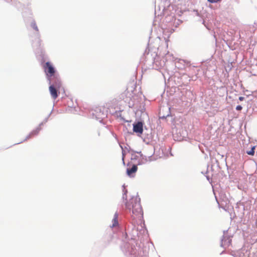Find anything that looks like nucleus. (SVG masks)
<instances>
[{
	"label": "nucleus",
	"mask_w": 257,
	"mask_h": 257,
	"mask_svg": "<svg viewBox=\"0 0 257 257\" xmlns=\"http://www.w3.org/2000/svg\"><path fill=\"white\" fill-rule=\"evenodd\" d=\"M140 202L139 197L134 196L126 203V207L130 211H132V217L134 219H141L143 217V211Z\"/></svg>",
	"instance_id": "f257e3e1"
},
{
	"label": "nucleus",
	"mask_w": 257,
	"mask_h": 257,
	"mask_svg": "<svg viewBox=\"0 0 257 257\" xmlns=\"http://www.w3.org/2000/svg\"><path fill=\"white\" fill-rule=\"evenodd\" d=\"M51 81L52 84H50L49 89L52 97L54 99H56L59 93L58 90L61 87V82L60 79L57 78H55L54 81L53 80Z\"/></svg>",
	"instance_id": "f03ea898"
},
{
	"label": "nucleus",
	"mask_w": 257,
	"mask_h": 257,
	"mask_svg": "<svg viewBox=\"0 0 257 257\" xmlns=\"http://www.w3.org/2000/svg\"><path fill=\"white\" fill-rule=\"evenodd\" d=\"M44 68L47 76L49 78V80L51 81L52 80L51 79V77L54 75L55 72V70L54 67L50 62H47L44 66Z\"/></svg>",
	"instance_id": "7ed1b4c3"
},
{
	"label": "nucleus",
	"mask_w": 257,
	"mask_h": 257,
	"mask_svg": "<svg viewBox=\"0 0 257 257\" xmlns=\"http://www.w3.org/2000/svg\"><path fill=\"white\" fill-rule=\"evenodd\" d=\"M143 124L142 122L139 121L137 123L134 124L133 131L136 133L142 134L143 132Z\"/></svg>",
	"instance_id": "20e7f679"
},
{
	"label": "nucleus",
	"mask_w": 257,
	"mask_h": 257,
	"mask_svg": "<svg viewBox=\"0 0 257 257\" xmlns=\"http://www.w3.org/2000/svg\"><path fill=\"white\" fill-rule=\"evenodd\" d=\"M41 130L40 126L33 130L26 138L25 140H28L34 136H37Z\"/></svg>",
	"instance_id": "39448f33"
},
{
	"label": "nucleus",
	"mask_w": 257,
	"mask_h": 257,
	"mask_svg": "<svg viewBox=\"0 0 257 257\" xmlns=\"http://www.w3.org/2000/svg\"><path fill=\"white\" fill-rule=\"evenodd\" d=\"M138 167L136 165H134L131 168H127L126 173L128 176L130 177H134L135 174L137 171Z\"/></svg>",
	"instance_id": "423d86ee"
},
{
	"label": "nucleus",
	"mask_w": 257,
	"mask_h": 257,
	"mask_svg": "<svg viewBox=\"0 0 257 257\" xmlns=\"http://www.w3.org/2000/svg\"><path fill=\"white\" fill-rule=\"evenodd\" d=\"M117 219H118V214L117 213H115L114 215V218H113L112 221V224L111 226V227H115L118 225V223Z\"/></svg>",
	"instance_id": "0eeeda50"
},
{
	"label": "nucleus",
	"mask_w": 257,
	"mask_h": 257,
	"mask_svg": "<svg viewBox=\"0 0 257 257\" xmlns=\"http://www.w3.org/2000/svg\"><path fill=\"white\" fill-rule=\"evenodd\" d=\"M254 149L255 146H253L251 148L250 151H247L246 153L249 155L253 156L254 154Z\"/></svg>",
	"instance_id": "6e6552de"
},
{
	"label": "nucleus",
	"mask_w": 257,
	"mask_h": 257,
	"mask_svg": "<svg viewBox=\"0 0 257 257\" xmlns=\"http://www.w3.org/2000/svg\"><path fill=\"white\" fill-rule=\"evenodd\" d=\"M31 26L35 30H36L37 32H38V28L35 22L32 23Z\"/></svg>",
	"instance_id": "1a4fd4ad"
},
{
	"label": "nucleus",
	"mask_w": 257,
	"mask_h": 257,
	"mask_svg": "<svg viewBox=\"0 0 257 257\" xmlns=\"http://www.w3.org/2000/svg\"><path fill=\"white\" fill-rule=\"evenodd\" d=\"M242 107L241 105H237L236 107V109L237 110H241L242 109Z\"/></svg>",
	"instance_id": "9d476101"
},
{
	"label": "nucleus",
	"mask_w": 257,
	"mask_h": 257,
	"mask_svg": "<svg viewBox=\"0 0 257 257\" xmlns=\"http://www.w3.org/2000/svg\"><path fill=\"white\" fill-rule=\"evenodd\" d=\"M209 2L211 3H214L217 2L218 0H208Z\"/></svg>",
	"instance_id": "9b49d317"
},
{
	"label": "nucleus",
	"mask_w": 257,
	"mask_h": 257,
	"mask_svg": "<svg viewBox=\"0 0 257 257\" xmlns=\"http://www.w3.org/2000/svg\"><path fill=\"white\" fill-rule=\"evenodd\" d=\"M239 100L240 101H242V100H244V97H242V96H240V97H239Z\"/></svg>",
	"instance_id": "f8f14e48"
}]
</instances>
